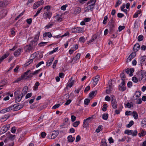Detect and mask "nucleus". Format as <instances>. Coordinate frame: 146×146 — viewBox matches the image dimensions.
<instances>
[{"label":"nucleus","mask_w":146,"mask_h":146,"mask_svg":"<svg viewBox=\"0 0 146 146\" xmlns=\"http://www.w3.org/2000/svg\"><path fill=\"white\" fill-rule=\"evenodd\" d=\"M115 22V19L113 17H112L108 23V26L109 29V33L110 34L112 33L114 31Z\"/></svg>","instance_id":"f257e3e1"},{"label":"nucleus","mask_w":146,"mask_h":146,"mask_svg":"<svg viewBox=\"0 0 146 146\" xmlns=\"http://www.w3.org/2000/svg\"><path fill=\"white\" fill-rule=\"evenodd\" d=\"M10 127V124H8L3 127L0 131L1 134H2L6 132L9 130Z\"/></svg>","instance_id":"f03ea898"},{"label":"nucleus","mask_w":146,"mask_h":146,"mask_svg":"<svg viewBox=\"0 0 146 146\" xmlns=\"http://www.w3.org/2000/svg\"><path fill=\"white\" fill-rule=\"evenodd\" d=\"M111 103L112 108L114 109H116L117 107V104L116 100L115 98L112 97L111 100Z\"/></svg>","instance_id":"7ed1b4c3"},{"label":"nucleus","mask_w":146,"mask_h":146,"mask_svg":"<svg viewBox=\"0 0 146 146\" xmlns=\"http://www.w3.org/2000/svg\"><path fill=\"white\" fill-rule=\"evenodd\" d=\"M139 74H141V77L139 78V80H141L143 78H145V80H146V72L144 70H141L139 72Z\"/></svg>","instance_id":"20e7f679"},{"label":"nucleus","mask_w":146,"mask_h":146,"mask_svg":"<svg viewBox=\"0 0 146 146\" xmlns=\"http://www.w3.org/2000/svg\"><path fill=\"white\" fill-rule=\"evenodd\" d=\"M94 3H93L87 6L85 9V12H88L90 10L91 11H92L94 8Z\"/></svg>","instance_id":"39448f33"},{"label":"nucleus","mask_w":146,"mask_h":146,"mask_svg":"<svg viewBox=\"0 0 146 146\" xmlns=\"http://www.w3.org/2000/svg\"><path fill=\"white\" fill-rule=\"evenodd\" d=\"M125 71L126 73L129 74V76H131L133 75V73L134 71V68H131L129 69L128 68L125 70Z\"/></svg>","instance_id":"423d86ee"},{"label":"nucleus","mask_w":146,"mask_h":146,"mask_svg":"<svg viewBox=\"0 0 146 146\" xmlns=\"http://www.w3.org/2000/svg\"><path fill=\"white\" fill-rule=\"evenodd\" d=\"M136 55L135 52H133L131 53L127 59V62H129L131 60L134 58Z\"/></svg>","instance_id":"0eeeda50"},{"label":"nucleus","mask_w":146,"mask_h":146,"mask_svg":"<svg viewBox=\"0 0 146 146\" xmlns=\"http://www.w3.org/2000/svg\"><path fill=\"white\" fill-rule=\"evenodd\" d=\"M7 13V9H3L0 12V17L2 18L6 15Z\"/></svg>","instance_id":"6e6552de"},{"label":"nucleus","mask_w":146,"mask_h":146,"mask_svg":"<svg viewBox=\"0 0 146 146\" xmlns=\"http://www.w3.org/2000/svg\"><path fill=\"white\" fill-rule=\"evenodd\" d=\"M140 46L139 44L136 43L134 46L133 50L134 52L137 51L140 48Z\"/></svg>","instance_id":"1a4fd4ad"},{"label":"nucleus","mask_w":146,"mask_h":146,"mask_svg":"<svg viewBox=\"0 0 146 146\" xmlns=\"http://www.w3.org/2000/svg\"><path fill=\"white\" fill-rule=\"evenodd\" d=\"M22 48H19L16 50L14 53V55L15 56L17 57L20 55L21 53Z\"/></svg>","instance_id":"9d476101"},{"label":"nucleus","mask_w":146,"mask_h":146,"mask_svg":"<svg viewBox=\"0 0 146 146\" xmlns=\"http://www.w3.org/2000/svg\"><path fill=\"white\" fill-rule=\"evenodd\" d=\"M33 56L34 58L30 59L29 61H28V62L25 63L24 64L25 66H28L30 64H31L33 62V60L35 58L36 56H34V54H31V57H32Z\"/></svg>","instance_id":"9b49d317"},{"label":"nucleus","mask_w":146,"mask_h":146,"mask_svg":"<svg viewBox=\"0 0 146 146\" xmlns=\"http://www.w3.org/2000/svg\"><path fill=\"white\" fill-rule=\"evenodd\" d=\"M97 37V35L96 34H95L92 36L91 39L89 41H88L87 44H89L90 43L93 42L94 41Z\"/></svg>","instance_id":"f8f14e48"},{"label":"nucleus","mask_w":146,"mask_h":146,"mask_svg":"<svg viewBox=\"0 0 146 146\" xmlns=\"http://www.w3.org/2000/svg\"><path fill=\"white\" fill-rule=\"evenodd\" d=\"M9 53L7 52L1 57L0 58V64L6 58L9 56Z\"/></svg>","instance_id":"ddd939ff"},{"label":"nucleus","mask_w":146,"mask_h":146,"mask_svg":"<svg viewBox=\"0 0 146 146\" xmlns=\"http://www.w3.org/2000/svg\"><path fill=\"white\" fill-rule=\"evenodd\" d=\"M81 11V8L80 7H78L75 8L74 10V14H78L80 13Z\"/></svg>","instance_id":"4468645a"},{"label":"nucleus","mask_w":146,"mask_h":146,"mask_svg":"<svg viewBox=\"0 0 146 146\" xmlns=\"http://www.w3.org/2000/svg\"><path fill=\"white\" fill-rule=\"evenodd\" d=\"M9 3L8 2H6L5 0L3 1H0V7H4Z\"/></svg>","instance_id":"2eb2a0df"},{"label":"nucleus","mask_w":146,"mask_h":146,"mask_svg":"<svg viewBox=\"0 0 146 146\" xmlns=\"http://www.w3.org/2000/svg\"><path fill=\"white\" fill-rule=\"evenodd\" d=\"M125 108H131L133 107V104L132 102H127L125 104Z\"/></svg>","instance_id":"dca6fc26"},{"label":"nucleus","mask_w":146,"mask_h":146,"mask_svg":"<svg viewBox=\"0 0 146 146\" xmlns=\"http://www.w3.org/2000/svg\"><path fill=\"white\" fill-rule=\"evenodd\" d=\"M67 139L68 142H73L75 138L74 137H72V135H70L68 137Z\"/></svg>","instance_id":"f3484780"},{"label":"nucleus","mask_w":146,"mask_h":146,"mask_svg":"<svg viewBox=\"0 0 146 146\" xmlns=\"http://www.w3.org/2000/svg\"><path fill=\"white\" fill-rule=\"evenodd\" d=\"M58 133L59 132L58 130L54 131H53V133L51 134V136H53V138H54L57 136L58 135Z\"/></svg>","instance_id":"a211bd4d"},{"label":"nucleus","mask_w":146,"mask_h":146,"mask_svg":"<svg viewBox=\"0 0 146 146\" xmlns=\"http://www.w3.org/2000/svg\"><path fill=\"white\" fill-rule=\"evenodd\" d=\"M18 104H14L12 106L13 107V109L14 111H17L20 110L18 106Z\"/></svg>","instance_id":"6ab92c4d"},{"label":"nucleus","mask_w":146,"mask_h":146,"mask_svg":"<svg viewBox=\"0 0 146 146\" xmlns=\"http://www.w3.org/2000/svg\"><path fill=\"white\" fill-rule=\"evenodd\" d=\"M54 57H52L51 58H50V59L49 60H48V62H46V63H47L46 65L47 66L48 65V66H49L50 65H51L52 64V62L53 61V60L54 59Z\"/></svg>","instance_id":"aec40b11"},{"label":"nucleus","mask_w":146,"mask_h":146,"mask_svg":"<svg viewBox=\"0 0 146 146\" xmlns=\"http://www.w3.org/2000/svg\"><path fill=\"white\" fill-rule=\"evenodd\" d=\"M48 36L49 38H50L52 37L51 33L49 32H46L44 33L43 35V36L44 37Z\"/></svg>","instance_id":"412c9836"},{"label":"nucleus","mask_w":146,"mask_h":146,"mask_svg":"<svg viewBox=\"0 0 146 146\" xmlns=\"http://www.w3.org/2000/svg\"><path fill=\"white\" fill-rule=\"evenodd\" d=\"M133 131V130H129L127 129L125 131L124 133L128 135H129L132 134Z\"/></svg>","instance_id":"4be33fe9"},{"label":"nucleus","mask_w":146,"mask_h":146,"mask_svg":"<svg viewBox=\"0 0 146 146\" xmlns=\"http://www.w3.org/2000/svg\"><path fill=\"white\" fill-rule=\"evenodd\" d=\"M52 13L50 12H47L46 13V19H47V18L50 19L52 16Z\"/></svg>","instance_id":"5701e85b"},{"label":"nucleus","mask_w":146,"mask_h":146,"mask_svg":"<svg viewBox=\"0 0 146 146\" xmlns=\"http://www.w3.org/2000/svg\"><path fill=\"white\" fill-rule=\"evenodd\" d=\"M87 121H88L87 120H86V119H85L84 120L83 122V127L84 128L88 126L89 125V123Z\"/></svg>","instance_id":"b1692460"},{"label":"nucleus","mask_w":146,"mask_h":146,"mask_svg":"<svg viewBox=\"0 0 146 146\" xmlns=\"http://www.w3.org/2000/svg\"><path fill=\"white\" fill-rule=\"evenodd\" d=\"M133 115L135 119H137L138 118V115L137 113L135 111H134L132 112Z\"/></svg>","instance_id":"393cba45"},{"label":"nucleus","mask_w":146,"mask_h":146,"mask_svg":"<svg viewBox=\"0 0 146 146\" xmlns=\"http://www.w3.org/2000/svg\"><path fill=\"white\" fill-rule=\"evenodd\" d=\"M40 34V32H39L38 34L36 35V36H35V37L34 40H33V42H36L38 40V39Z\"/></svg>","instance_id":"a878e982"},{"label":"nucleus","mask_w":146,"mask_h":146,"mask_svg":"<svg viewBox=\"0 0 146 146\" xmlns=\"http://www.w3.org/2000/svg\"><path fill=\"white\" fill-rule=\"evenodd\" d=\"M146 135V132L145 131H144L143 130H141V133H140L139 134V136L140 137H141V136H144Z\"/></svg>","instance_id":"bb28decb"},{"label":"nucleus","mask_w":146,"mask_h":146,"mask_svg":"<svg viewBox=\"0 0 146 146\" xmlns=\"http://www.w3.org/2000/svg\"><path fill=\"white\" fill-rule=\"evenodd\" d=\"M108 117V113H104L102 115V118L104 120H107Z\"/></svg>","instance_id":"cd10ccee"},{"label":"nucleus","mask_w":146,"mask_h":146,"mask_svg":"<svg viewBox=\"0 0 146 146\" xmlns=\"http://www.w3.org/2000/svg\"><path fill=\"white\" fill-rule=\"evenodd\" d=\"M102 126L101 125H99L98 127V128L96 130V132L97 133H99L102 130Z\"/></svg>","instance_id":"c85d7f7f"},{"label":"nucleus","mask_w":146,"mask_h":146,"mask_svg":"<svg viewBox=\"0 0 146 146\" xmlns=\"http://www.w3.org/2000/svg\"><path fill=\"white\" fill-rule=\"evenodd\" d=\"M97 90L92 91L89 94V97L91 98L95 94H96L97 93Z\"/></svg>","instance_id":"c756f323"},{"label":"nucleus","mask_w":146,"mask_h":146,"mask_svg":"<svg viewBox=\"0 0 146 146\" xmlns=\"http://www.w3.org/2000/svg\"><path fill=\"white\" fill-rule=\"evenodd\" d=\"M94 83L93 84L94 85V86H95L97 84L99 80L98 78H96V77H95L93 79Z\"/></svg>","instance_id":"7c9ffc66"},{"label":"nucleus","mask_w":146,"mask_h":146,"mask_svg":"<svg viewBox=\"0 0 146 146\" xmlns=\"http://www.w3.org/2000/svg\"><path fill=\"white\" fill-rule=\"evenodd\" d=\"M135 94H136L135 96L137 98H139L141 94V92L140 91H136L135 93Z\"/></svg>","instance_id":"2f4dec72"},{"label":"nucleus","mask_w":146,"mask_h":146,"mask_svg":"<svg viewBox=\"0 0 146 146\" xmlns=\"http://www.w3.org/2000/svg\"><path fill=\"white\" fill-rule=\"evenodd\" d=\"M80 121H76L74 122L72 124L73 127H77L78 125L79 124Z\"/></svg>","instance_id":"473e14b6"},{"label":"nucleus","mask_w":146,"mask_h":146,"mask_svg":"<svg viewBox=\"0 0 146 146\" xmlns=\"http://www.w3.org/2000/svg\"><path fill=\"white\" fill-rule=\"evenodd\" d=\"M90 100L88 98H86L84 100V103L85 105H88L90 103Z\"/></svg>","instance_id":"72a5a7b5"},{"label":"nucleus","mask_w":146,"mask_h":146,"mask_svg":"<svg viewBox=\"0 0 146 146\" xmlns=\"http://www.w3.org/2000/svg\"><path fill=\"white\" fill-rule=\"evenodd\" d=\"M10 116V114H7L5 115V116L3 117L2 118V119H5L4 121H5L7 120L9 117Z\"/></svg>","instance_id":"f704fd0d"},{"label":"nucleus","mask_w":146,"mask_h":146,"mask_svg":"<svg viewBox=\"0 0 146 146\" xmlns=\"http://www.w3.org/2000/svg\"><path fill=\"white\" fill-rule=\"evenodd\" d=\"M146 58V56H141L140 58V63L142 64L144 61L145 60Z\"/></svg>","instance_id":"c9c22d12"},{"label":"nucleus","mask_w":146,"mask_h":146,"mask_svg":"<svg viewBox=\"0 0 146 146\" xmlns=\"http://www.w3.org/2000/svg\"><path fill=\"white\" fill-rule=\"evenodd\" d=\"M100 146H107V144L105 140H102L101 142Z\"/></svg>","instance_id":"e433bc0d"},{"label":"nucleus","mask_w":146,"mask_h":146,"mask_svg":"<svg viewBox=\"0 0 146 146\" xmlns=\"http://www.w3.org/2000/svg\"><path fill=\"white\" fill-rule=\"evenodd\" d=\"M112 80H109L108 84V86L109 87V88H112V83L111 82L112 81Z\"/></svg>","instance_id":"4c0bfd02"},{"label":"nucleus","mask_w":146,"mask_h":146,"mask_svg":"<svg viewBox=\"0 0 146 146\" xmlns=\"http://www.w3.org/2000/svg\"><path fill=\"white\" fill-rule=\"evenodd\" d=\"M119 90H121L122 91H124L126 89V87L125 86H119Z\"/></svg>","instance_id":"58836bf2"},{"label":"nucleus","mask_w":146,"mask_h":146,"mask_svg":"<svg viewBox=\"0 0 146 146\" xmlns=\"http://www.w3.org/2000/svg\"><path fill=\"white\" fill-rule=\"evenodd\" d=\"M27 93V90L26 89V90H24V89H23V90L21 92V98L25 95Z\"/></svg>","instance_id":"ea45409f"},{"label":"nucleus","mask_w":146,"mask_h":146,"mask_svg":"<svg viewBox=\"0 0 146 146\" xmlns=\"http://www.w3.org/2000/svg\"><path fill=\"white\" fill-rule=\"evenodd\" d=\"M134 124V122L133 121H131L127 125V127L128 128H129L131 127Z\"/></svg>","instance_id":"a19ab883"},{"label":"nucleus","mask_w":146,"mask_h":146,"mask_svg":"<svg viewBox=\"0 0 146 146\" xmlns=\"http://www.w3.org/2000/svg\"><path fill=\"white\" fill-rule=\"evenodd\" d=\"M138 22L136 21L134 22V29H137L138 27Z\"/></svg>","instance_id":"79ce46f5"},{"label":"nucleus","mask_w":146,"mask_h":146,"mask_svg":"<svg viewBox=\"0 0 146 146\" xmlns=\"http://www.w3.org/2000/svg\"><path fill=\"white\" fill-rule=\"evenodd\" d=\"M108 19V17L107 16H106L104 17V20L103 22V23L105 25L107 23V21Z\"/></svg>","instance_id":"37998d69"},{"label":"nucleus","mask_w":146,"mask_h":146,"mask_svg":"<svg viewBox=\"0 0 146 146\" xmlns=\"http://www.w3.org/2000/svg\"><path fill=\"white\" fill-rule=\"evenodd\" d=\"M40 84L39 82H36L35 83V85L34 87V90H36L38 88V86Z\"/></svg>","instance_id":"c03bdc74"},{"label":"nucleus","mask_w":146,"mask_h":146,"mask_svg":"<svg viewBox=\"0 0 146 146\" xmlns=\"http://www.w3.org/2000/svg\"><path fill=\"white\" fill-rule=\"evenodd\" d=\"M13 107L12 106H11L6 108H5V109L6 110V111H7V112H8L10 110L13 109Z\"/></svg>","instance_id":"a18cd8bd"},{"label":"nucleus","mask_w":146,"mask_h":146,"mask_svg":"<svg viewBox=\"0 0 146 146\" xmlns=\"http://www.w3.org/2000/svg\"><path fill=\"white\" fill-rule=\"evenodd\" d=\"M143 38V36L142 35H139L137 38L138 40L139 41H142Z\"/></svg>","instance_id":"49530a36"},{"label":"nucleus","mask_w":146,"mask_h":146,"mask_svg":"<svg viewBox=\"0 0 146 146\" xmlns=\"http://www.w3.org/2000/svg\"><path fill=\"white\" fill-rule=\"evenodd\" d=\"M124 71L123 70V72L120 74V77L122 79H124V78H125V76L124 74Z\"/></svg>","instance_id":"de8ad7c7"},{"label":"nucleus","mask_w":146,"mask_h":146,"mask_svg":"<svg viewBox=\"0 0 146 146\" xmlns=\"http://www.w3.org/2000/svg\"><path fill=\"white\" fill-rule=\"evenodd\" d=\"M141 124L142 127H144V126L146 127V119L142 120L141 121Z\"/></svg>","instance_id":"09e8293b"},{"label":"nucleus","mask_w":146,"mask_h":146,"mask_svg":"<svg viewBox=\"0 0 146 146\" xmlns=\"http://www.w3.org/2000/svg\"><path fill=\"white\" fill-rule=\"evenodd\" d=\"M34 75L33 72L32 73H30L28 76H27V77L26 78V79H27V78H31Z\"/></svg>","instance_id":"8fccbe9b"},{"label":"nucleus","mask_w":146,"mask_h":146,"mask_svg":"<svg viewBox=\"0 0 146 146\" xmlns=\"http://www.w3.org/2000/svg\"><path fill=\"white\" fill-rule=\"evenodd\" d=\"M42 7L40 9L39 8L38 9V11H37L36 14L34 15V17H36L40 13V11H41V10L42 9Z\"/></svg>","instance_id":"3c124183"},{"label":"nucleus","mask_w":146,"mask_h":146,"mask_svg":"<svg viewBox=\"0 0 146 146\" xmlns=\"http://www.w3.org/2000/svg\"><path fill=\"white\" fill-rule=\"evenodd\" d=\"M48 42H41L40 43H39L38 44V45L39 46L41 47L42 46H44Z\"/></svg>","instance_id":"603ef678"},{"label":"nucleus","mask_w":146,"mask_h":146,"mask_svg":"<svg viewBox=\"0 0 146 146\" xmlns=\"http://www.w3.org/2000/svg\"><path fill=\"white\" fill-rule=\"evenodd\" d=\"M38 6L39 7L40 5H41L44 3V1L43 0L40 1L36 3Z\"/></svg>","instance_id":"864d4df0"},{"label":"nucleus","mask_w":146,"mask_h":146,"mask_svg":"<svg viewBox=\"0 0 146 146\" xmlns=\"http://www.w3.org/2000/svg\"><path fill=\"white\" fill-rule=\"evenodd\" d=\"M121 3V1L120 0L117 1L116 4L115 5V7H118L119 5H120Z\"/></svg>","instance_id":"5fc2aeb1"},{"label":"nucleus","mask_w":146,"mask_h":146,"mask_svg":"<svg viewBox=\"0 0 146 146\" xmlns=\"http://www.w3.org/2000/svg\"><path fill=\"white\" fill-rule=\"evenodd\" d=\"M75 29H76V30L75 31L77 33H80L82 31V30L81 28H76Z\"/></svg>","instance_id":"6e6d98bb"},{"label":"nucleus","mask_w":146,"mask_h":146,"mask_svg":"<svg viewBox=\"0 0 146 146\" xmlns=\"http://www.w3.org/2000/svg\"><path fill=\"white\" fill-rule=\"evenodd\" d=\"M32 19L31 18L27 19L26 20L27 23L29 25H30L32 23Z\"/></svg>","instance_id":"4d7b16f0"},{"label":"nucleus","mask_w":146,"mask_h":146,"mask_svg":"<svg viewBox=\"0 0 146 146\" xmlns=\"http://www.w3.org/2000/svg\"><path fill=\"white\" fill-rule=\"evenodd\" d=\"M125 28L124 26H119L118 27V31L119 32L121 31L122 30L124 29Z\"/></svg>","instance_id":"13d9d810"},{"label":"nucleus","mask_w":146,"mask_h":146,"mask_svg":"<svg viewBox=\"0 0 146 146\" xmlns=\"http://www.w3.org/2000/svg\"><path fill=\"white\" fill-rule=\"evenodd\" d=\"M53 24H50L49 23L48 25H46L45 27V29H49V28H50L51 27L53 26Z\"/></svg>","instance_id":"bf43d9fd"},{"label":"nucleus","mask_w":146,"mask_h":146,"mask_svg":"<svg viewBox=\"0 0 146 146\" xmlns=\"http://www.w3.org/2000/svg\"><path fill=\"white\" fill-rule=\"evenodd\" d=\"M79 41L80 42L84 43L85 41V40L83 37H81L79 38Z\"/></svg>","instance_id":"052dcab7"},{"label":"nucleus","mask_w":146,"mask_h":146,"mask_svg":"<svg viewBox=\"0 0 146 146\" xmlns=\"http://www.w3.org/2000/svg\"><path fill=\"white\" fill-rule=\"evenodd\" d=\"M132 80L133 82L135 83H137L138 81V79L136 77H132Z\"/></svg>","instance_id":"680f3d73"},{"label":"nucleus","mask_w":146,"mask_h":146,"mask_svg":"<svg viewBox=\"0 0 146 146\" xmlns=\"http://www.w3.org/2000/svg\"><path fill=\"white\" fill-rule=\"evenodd\" d=\"M132 112L130 111H127L125 112V115H131Z\"/></svg>","instance_id":"e2e57ef3"},{"label":"nucleus","mask_w":146,"mask_h":146,"mask_svg":"<svg viewBox=\"0 0 146 146\" xmlns=\"http://www.w3.org/2000/svg\"><path fill=\"white\" fill-rule=\"evenodd\" d=\"M20 96H17V98H16L15 100V102H19L20 101L22 98H21L20 99Z\"/></svg>","instance_id":"0e129e2a"},{"label":"nucleus","mask_w":146,"mask_h":146,"mask_svg":"<svg viewBox=\"0 0 146 146\" xmlns=\"http://www.w3.org/2000/svg\"><path fill=\"white\" fill-rule=\"evenodd\" d=\"M60 106V105L59 104H56L54 106H53V107L52 108V109H56L59 107Z\"/></svg>","instance_id":"69168bd1"},{"label":"nucleus","mask_w":146,"mask_h":146,"mask_svg":"<svg viewBox=\"0 0 146 146\" xmlns=\"http://www.w3.org/2000/svg\"><path fill=\"white\" fill-rule=\"evenodd\" d=\"M16 131V127H13L11 129V131L13 133H15Z\"/></svg>","instance_id":"338daca9"},{"label":"nucleus","mask_w":146,"mask_h":146,"mask_svg":"<svg viewBox=\"0 0 146 146\" xmlns=\"http://www.w3.org/2000/svg\"><path fill=\"white\" fill-rule=\"evenodd\" d=\"M76 119V116L74 115H72L71 116V119L72 122H74L75 121Z\"/></svg>","instance_id":"774afa93"}]
</instances>
